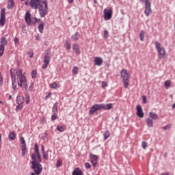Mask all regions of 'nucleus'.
I'll use <instances>...</instances> for the list:
<instances>
[{
  "label": "nucleus",
  "instance_id": "72a5a7b5",
  "mask_svg": "<svg viewBox=\"0 0 175 175\" xmlns=\"http://www.w3.org/2000/svg\"><path fill=\"white\" fill-rule=\"evenodd\" d=\"M12 85L14 92H17V85L16 81H12Z\"/></svg>",
  "mask_w": 175,
  "mask_h": 175
},
{
  "label": "nucleus",
  "instance_id": "e433bc0d",
  "mask_svg": "<svg viewBox=\"0 0 175 175\" xmlns=\"http://www.w3.org/2000/svg\"><path fill=\"white\" fill-rule=\"evenodd\" d=\"M22 150V157H25V154H27V146H21Z\"/></svg>",
  "mask_w": 175,
  "mask_h": 175
},
{
  "label": "nucleus",
  "instance_id": "f03ea898",
  "mask_svg": "<svg viewBox=\"0 0 175 175\" xmlns=\"http://www.w3.org/2000/svg\"><path fill=\"white\" fill-rule=\"evenodd\" d=\"M154 44L158 52L159 59H163V58H165V55H166L165 48L161 47V43H159L158 41H156Z\"/></svg>",
  "mask_w": 175,
  "mask_h": 175
},
{
  "label": "nucleus",
  "instance_id": "20e7f679",
  "mask_svg": "<svg viewBox=\"0 0 175 175\" xmlns=\"http://www.w3.org/2000/svg\"><path fill=\"white\" fill-rule=\"evenodd\" d=\"M31 168L36 172V175H40L42 173V170H43V166L39 162H31Z\"/></svg>",
  "mask_w": 175,
  "mask_h": 175
},
{
  "label": "nucleus",
  "instance_id": "a211bd4d",
  "mask_svg": "<svg viewBox=\"0 0 175 175\" xmlns=\"http://www.w3.org/2000/svg\"><path fill=\"white\" fill-rule=\"evenodd\" d=\"M94 64L97 66H101V65L103 64V59H102V57H96L94 58Z\"/></svg>",
  "mask_w": 175,
  "mask_h": 175
},
{
  "label": "nucleus",
  "instance_id": "c9c22d12",
  "mask_svg": "<svg viewBox=\"0 0 175 175\" xmlns=\"http://www.w3.org/2000/svg\"><path fill=\"white\" fill-rule=\"evenodd\" d=\"M17 77H25V75H23V70L18 69V71H16Z\"/></svg>",
  "mask_w": 175,
  "mask_h": 175
},
{
  "label": "nucleus",
  "instance_id": "0eeeda50",
  "mask_svg": "<svg viewBox=\"0 0 175 175\" xmlns=\"http://www.w3.org/2000/svg\"><path fill=\"white\" fill-rule=\"evenodd\" d=\"M25 21L27 25H35L38 23V21H32V18H31V12H29L25 13Z\"/></svg>",
  "mask_w": 175,
  "mask_h": 175
},
{
  "label": "nucleus",
  "instance_id": "ea45409f",
  "mask_svg": "<svg viewBox=\"0 0 175 175\" xmlns=\"http://www.w3.org/2000/svg\"><path fill=\"white\" fill-rule=\"evenodd\" d=\"M36 75H38L36 70H33L31 72V79H36Z\"/></svg>",
  "mask_w": 175,
  "mask_h": 175
},
{
  "label": "nucleus",
  "instance_id": "4be33fe9",
  "mask_svg": "<svg viewBox=\"0 0 175 175\" xmlns=\"http://www.w3.org/2000/svg\"><path fill=\"white\" fill-rule=\"evenodd\" d=\"M16 103H17V105H23V103H24L23 96H18L16 97Z\"/></svg>",
  "mask_w": 175,
  "mask_h": 175
},
{
  "label": "nucleus",
  "instance_id": "9d476101",
  "mask_svg": "<svg viewBox=\"0 0 175 175\" xmlns=\"http://www.w3.org/2000/svg\"><path fill=\"white\" fill-rule=\"evenodd\" d=\"M43 4L45 5V9H38L39 14L41 18L45 17L46 14H47V12H49V7L47 6V1L43 0Z\"/></svg>",
  "mask_w": 175,
  "mask_h": 175
},
{
  "label": "nucleus",
  "instance_id": "a878e982",
  "mask_svg": "<svg viewBox=\"0 0 175 175\" xmlns=\"http://www.w3.org/2000/svg\"><path fill=\"white\" fill-rule=\"evenodd\" d=\"M44 29V23L41 22L40 24L38 25V30L40 33H43V30Z\"/></svg>",
  "mask_w": 175,
  "mask_h": 175
},
{
  "label": "nucleus",
  "instance_id": "393cba45",
  "mask_svg": "<svg viewBox=\"0 0 175 175\" xmlns=\"http://www.w3.org/2000/svg\"><path fill=\"white\" fill-rule=\"evenodd\" d=\"M96 111H98V108L96 107V105L94 104L90 109V114H94L96 113Z\"/></svg>",
  "mask_w": 175,
  "mask_h": 175
},
{
  "label": "nucleus",
  "instance_id": "4468645a",
  "mask_svg": "<svg viewBox=\"0 0 175 175\" xmlns=\"http://www.w3.org/2000/svg\"><path fill=\"white\" fill-rule=\"evenodd\" d=\"M137 109V116L139 118H143L144 117V112H143V108H142V105H137L136 107Z\"/></svg>",
  "mask_w": 175,
  "mask_h": 175
},
{
  "label": "nucleus",
  "instance_id": "49530a36",
  "mask_svg": "<svg viewBox=\"0 0 175 175\" xmlns=\"http://www.w3.org/2000/svg\"><path fill=\"white\" fill-rule=\"evenodd\" d=\"M62 166V161L60 159L57 160V163H56V167H61Z\"/></svg>",
  "mask_w": 175,
  "mask_h": 175
},
{
  "label": "nucleus",
  "instance_id": "aec40b11",
  "mask_svg": "<svg viewBox=\"0 0 175 175\" xmlns=\"http://www.w3.org/2000/svg\"><path fill=\"white\" fill-rule=\"evenodd\" d=\"M146 125L148 128H153L154 127V120L152 119L148 118L146 119Z\"/></svg>",
  "mask_w": 175,
  "mask_h": 175
},
{
  "label": "nucleus",
  "instance_id": "69168bd1",
  "mask_svg": "<svg viewBox=\"0 0 175 175\" xmlns=\"http://www.w3.org/2000/svg\"><path fill=\"white\" fill-rule=\"evenodd\" d=\"M36 40H40V37H39V35L35 36Z\"/></svg>",
  "mask_w": 175,
  "mask_h": 175
},
{
  "label": "nucleus",
  "instance_id": "7ed1b4c3",
  "mask_svg": "<svg viewBox=\"0 0 175 175\" xmlns=\"http://www.w3.org/2000/svg\"><path fill=\"white\" fill-rule=\"evenodd\" d=\"M121 77L123 79L124 88H128L129 86V74L125 69H122L120 72Z\"/></svg>",
  "mask_w": 175,
  "mask_h": 175
},
{
  "label": "nucleus",
  "instance_id": "5701e85b",
  "mask_svg": "<svg viewBox=\"0 0 175 175\" xmlns=\"http://www.w3.org/2000/svg\"><path fill=\"white\" fill-rule=\"evenodd\" d=\"M58 113V103L56 102L52 108V113L57 114Z\"/></svg>",
  "mask_w": 175,
  "mask_h": 175
},
{
  "label": "nucleus",
  "instance_id": "a18cd8bd",
  "mask_svg": "<svg viewBox=\"0 0 175 175\" xmlns=\"http://www.w3.org/2000/svg\"><path fill=\"white\" fill-rule=\"evenodd\" d=\"M57 129L59 131V132H64V131H65V128H64L62 126H57Z\"/></svg>",
  "mask_w": 175,
  "mask_h": 175
},
{
  "label": "nucleus",
  "instance_id": "c03bdc74",
  "mask_svg": "<svg viewBox=\"0 0 175 175\" xmlns=\"http://www.w3.org/2000/svg\"><path fill=\"white\" fill-rule=\"evenodd\" d=\"M24 107L22 104H18V105L16 106V111L18 112L20 111V110H21V109Z\"/></svg>",
  "mask_w": 175,
  "mask_h": 175
},
{
  "label": "nucleus",
  "instance_id": "58836bf2",
  "mask_svg": "<svg viewBox=\"0 0 175 175\" xmlns=\"http://www.w3.org/2000/svg\"><path fill=\"white\" fill-rule=\"evenodd\" d=\"M25 99H26V105H29V102H30V98L31 96H29V94L27 93L25 94Z\"/></svg>",
  "mask_w": 175,
  "mask_h": 175
},
{
  "label": "nucleus",
  "instance_id": "2f4dec72",
  "mask_svg": "<svg viewBox=\"0 0 175 175\" xmlns=\"http://www.w3.org/2000/svg\"><path fill=\"white\" fill-rule=\"evenodd\" d=\"M96 107H97V111L103 110L105 109V104H96Z\"/></svg>",
  "mask_w": 175,
  "mask_h": 175
},
{
  "label": "nucleus",
  "instance_id": "4c0bfd02",
  "mask_svg": "<svg viewBox=\"0 0 175 175\" xmlns=\"http://www.w3.org/2000/svg\"><path fill=\"white\" fill-rule=\"evenodd\" d=\"M12 70V69L10 70L11 81H16V75H14Z\"/></svg>",
  "mask_w": 175,
  "mask_h": 175
},
{
  "label": "nucleus",
  "instance_id": "e2e57ef3",
  "mask_svg": "<svg viewBox=\"0 0 175 175\" xmlns=\"http://www.w3.org/2000/svg\"><path fill=\"white\" fill-rule=\"evenodd\" d=\"M107 86V83H106V82H102V87L103 88H105V87Z\"/></svg>",
  "mask_w": 175,
  "mask_h": 175
},
{
  "label": "nucleus",
  "instance_id": "8fccbe9b",
  "mask_svg": "<svg viewBox=\"0 0 175 175\" xmlns=\"http://www.w3.org/2000/svg\"><path fill=\"white\" fill-rule=\"evenodd\" d=\"M109 38V31L107 30L104 31V38L107 39Z\"/></svg>",
  "mask_w": 175,
  "mask_h": 175
},
{
  "label": "nucleus",
  "instance_id": "13d9d810",
  "mask_svg": "<svg viewBox=\"0 0 175 175\" xmlns=\"http://www.w3.org/2000/svg\"><path fill=\"white\" fill-rule=\"evenodd\" d=\"M3 84V78L2 77V75L0 73V85Z\"/></svg>",
  "mask_w": 175,
  "mask_h": 175
},
{
  "label": "nucleus",
  "instance_id": "6e6552de",
  "mask_svg": "<svg viewBox=\"0 0 175 175\" xmlns=\"http://www.w3.org/2000/svg\"><path fill=\"white\" fill-rule=\"evenodd\" d=\"M8 44V40L6 38L2 37L1 38V44H0V57L3 55V53L5 52V46Z\"/></svg>",
  "mask_w": 175,
  "mask_h": 175
},
{
  "label": "nucleus",
  "instance_id": "9b49d317",
  "mask_svg": "<svg viewBox=\"0 0 175 175\" xmlns=\"http://www.w3.org/2000/svg\"><path fill=\"white\" fill-rule=\"evenodd\" d=\"M6 24V9L3 8L1 11L0 25L3 27Z\"/></svg>",
  "mask_w": 175,
  "mask_h": 175
},
{
  "label": "nucleus",
  "instance_id": "bb28decb",
  "mask_svg": "<svg viewBox=\"0 0 175 175\" xmlns=\"http://www.w3.org/2000/svg\"><path fill=\"white\" fill-rule=\"evenodd\" d=\"M8 139L9 140H14V139H16V133H14V131H12L9 133Z\"/></svg>",
  "mask_w": 175,
  "mask_h": 175
},
{
  "label": "nucleus",
  "instance_id": "7c9ffc66",
  "mask_svg": "<svg viewBox=\"0 0 175 175\" xmlns=\"http://www.w3.org/2000/svg\"><path fill=\"white\" fill-rule=\"evenodd\" d=\"M104 110H110L113 107V103L104 104Z\"/></svg>",
  "mask_w": 175,
  "mask_h": 175
},
{
  "label": "nucleus",
  "instance_id": "79ce46f5",
  "mask_svg": "<svg viewBox=\"0 0 175 175\" xmlns=\"http://www.w3.org/2000/svg\"><path fill=\"white\" fill-rule=\"evenodd\" d=\"M73 75H77L79 73V68L77 66H74L72 68Z\"/></svg>",
  "mask_w": 175,
  "mask_h": 175
},
{
  "label": "nucleus",
  "instance_id": "2eb2a0df",
  "mask_svg": "<svg viewBox=\"0 0 175 175\" xmlns=\"http://www.w3.org/2000/svg\"><path fill=\"white\" fill-rule=\"evenodd\" d=\"M72 50L77 55H80L81 51H80V46H79V44H73Z\"/></svg>",
  "mask_w": 175,
  "mask_h": 175
},
{
  "label": "nucleus",
  "instance_id": "680f3d73",
  "mask_svg": "<svg viewBox=\"0 0 175 175\" xmlns=\"http://www.w3.org/2000/svg\"><path fill=\"white\" fill-rule=\"evenodd\" d=\"M27 54L29 55V58H33V53L28 52Z\"/></svg>",
  "mask_w": 175,
  "mask_h": 175
},
{
  "label": "nucleus",
  "instance_id": "6e6d98bb",
  "mask_svg": "<svg viewBox=\"0 0 175 175\" xmlns=\"http://www.w3.org/2000/svg\"><path fill=\"white\" fill-rule=\"evenodd\" d=\"M85 167L87 169H91V164H90V163H85Z\"/></svg>",
  "mask_w": 175,
  "mask_h": 175
},
{
  "label": "nucleus",
  "instance_id": "dca6fc26",
  "mask_svg": "<svg viewBox=\"0 0 175 175\" xmlns=\"http://www.w3.org/2000/svg\"><path fill=\"white\" fill-rule=\"evenodd\" d=\"M17 80L18 85L21 88V87H23V84H24L27 79L25 78V77H18Z\"/></svg>",
  "mask_w": 175,
  "mask_h": 175
},
{
  "label": "nucleus",
  "instance_id": "f704fd0d",
  "mask_svg": "<svg viewBox=\"0 0 175 175\" xmlns=\"http://www.w3.org/2000/svg\"><path fill=\"white\" fill-rule=\"evenodd\" d=\"M21 143V147H27V144L25 143V139H24V137H20Z\"/></svg>",
  "mask_w": 175,
  "mask_h": 175
},
{
  "label": "nucleus",
  "instance_id": "de8ad7c7",
  "mask_svg": "<svg viewBox=\"0 0 175 175\" xmlns=\"http://www.w3.org/2000/svg\"><path fill=\"white\" fill-rule=\"evenodd\" d=\"M172 128V124H167L166 126L163 127V131H167Z\"/></svg>",
  "mask_w": 175,
  "mask_h": 175
},
{
  "label": "nucleus",
  "instance_id": "cd10ccee",
  "mask_svg": "<svg viewBox=\"0 0 175 175\" xmlns=\"http://www.w3.org/2000/svg\"><path fill=\"white\" fill-rule=\"evenodd\" d=\"M64 46L66 47V50H70V49H72V44H70L68 40H66Z\"/></svg>",
  "mask_w": 175,
  "mask_h": 175
},
{
  "label": "nucleus",
  "instance_id": "b1692460",
  "mask_svg": "<svg viewBox=\"0 0 175 175\" xmlns=\"http://www.w3.org/2000/svg\"><path fill=\"white\" fill-rule=\"evenodd\" d=\"M14 8V0H9L8 5H7V9H12Z\"/></svg>",
  "mask_w": 175,
  "mask_h": 175
},
{
  "label": "nucleus",
  "instance_id": "bf43d9fd",
  "mask_svg": "<svg viewBox=\"0 0 175 175\" xmlns=\"http://www.w3.org/2000/svg\"><path fill=\"white\" fill-rule=\"evenodd\" d=\"M23 85H24L25 90H27L28 85L27 84V80H25V82H23Z\"/></svg>",
  "mask_w": 175,
  "mask_h": 175
},
{
  "label": "nucleus",
  "instance_id": "ddd939ff",
  "mask_svg": "<svg viewBox=\"0 0 175 175\" xmlns=\"http://www.w3.org/2000/svg\"><path fill=\"white\" fill-rule=\"evenodd\" d=\"M113 17V10L105 8L104 10V19L105 21L110 20Z\"/></svg>",
  "mask_w": 175,
  "mask_h": 175
},
{
  "label": "nucleus",
  "instance_id": "864d4df0",
  "mask_svg": "<svg viewBox=\"0 0 175 175\" xmlns=\"http://www.w3.org/2000/svg\"><path fill=\"white\" fill-rule=\"evenodd\" d=\"M55 120H57V113H53L51 116V121H55Z\"/></svg>",
  "mask_w": 175,
  "mask_h": 175
},
{
  "label": "nucleus",
  "instance_id": "3c124183",
  "mask_svg": "<svg viewBox=\"0 0 175 175\" xmlns=\"http://www.w3.org/2000/svg\"><path fill=\"white\" fill-rule=\"evenodd\" d=\"M37 158L38 159V162H39V163H42V157L40 156V153H37Z\"/></svg>",
  "mask_w": 175,
  "mask_h": 175
},
{
  "label": "nucleus",
  "instance_id": "6ab92c4d",
  "mask_svg": "<svg viewBox=\"0 0 175 175\" xmlns=\"http://www.w3.org/2000/svg\"><path fill=\"white\" fill-rule=\"evenodd\" d=\"M80 33H79V31H77L75 34L72 35L71 39L73 42H77V40H79L80 39Z\"/></svg>",
  "mask_w": 175,
  "mask_h": 175
},
{
  "label": "nucleus",
  "instance_id": "f8f14e48",
  "mask_svg": "<svg viewBox=\"0 0 175 175\" xmlns=\"http://www.w3.org/2000/svg\"><path fill=\"white\" fill-rule=\"evenodd\" d=\"M89 158L94 167H96V165H98V161L99 160V156L90 153Z\"/></svg>",
  "mask_w": 175,
  "mask_h": 175
},
{
  "label": "nucleus",
  "instance_id": "473e14b6",
  "mask_svg": "<svg viewBox=\"0 0 175 175\" xmlns=\"http://www.w3.org/2000/svg\"><path fill=\"white\" fill-rule=\"evenodd\" d=\"M109 137H110V131H109L108 130H107V131L104 133V140H107V139H109Z\"/></svg>",
  "mask_w": 175,
  "mask_h": 175
},
{
  "label": "nucleus",
  "instance_id": "423d86ee",
  "mask_svg": "<svg viewBox=\"0 0 175 175\" xmlns=\"http://www.w3.org/2000/svg\"><path fill=\"white\" fill-rule=\"evenodd\" d=\"M41 150L44 161H49V157L51 161H53V159H54V157L51 156V154H53V152H51V150H48L45 152L44 146H43V145L41 146Z\"/></svg>",
  "mask_w": 175,
  "mask_h": 175
},
{
  "label": "nucleus",
  "instance_id": "f257e3e1",
  "mask_svg": "<svg viewBox=\"0 0 175 175\" xmlns=\"http://www.w3.org/2000/svg\"><path fill=\"white\" fill-rule=\"evenodd\" d=\"M30 6L31 9H46V5L41 0H30Z\"/></svg>",
  "mask_w": 175,
  "mask_h": 175
},
{
  "label": "nucleus",
  "instance_id": "0e129e2a",
  "mask_svg": "<svg viewBox=\"0 0 175 175\" xmlns=\"http://www.w3.org/2000/svg\"><path fill=\"white\" fill-rule=\"evenodd\" d=\"M29 91H32V90H33V85H30V86L29 87Z\"/></svg>",
  "mask_w": 175,
  "mask_h": 175
},
{
  "label": "nucleus",
  "instance_id": "603ef678",
  "mask_svg": "<svg viewBox=\"0 0 175 175\" xmlns=\"http://www.w3.org/2000/svg\"><path fill=\"white\" fill-rule=\"evenodd\" d=\"M142 103L144 105H146V103H147V96H142Z\"/></svg>",
  "mask_w": 175,
  "mask_h": 175
},
{
  "label": "nucleus",
  "instance_id": "37998d69",
  "mask_svg": "<svg viewBox=\"0 0 175 175\" xmlns=\"http://www.w3.org/2000/svg\"><path fill=\"white\" fill-rule=\"evenodd\" d=\"M36 157H37V155H36V154H35V153H33L32 154H31V159H32V161L31 162H38V160H36Z\"/></svg>",
  "mask_w": 175,
  "mask_h": 175
},
{
  "label": "nucleus",
  "instance_id": "052dcab7",
  "mask_svg": "<svg viewBox=\"0 0 175 175\" xmlns=\"http://www.w3.org/2000/svg\"><path fill=\"white\" fill-rule=\"evenodd\" d=\"M14 43L15 44H18V38L17 37L14 38Z\"/></svg>",
  "mask_w": 175,
  "mask_h": 175
},
{
  "label": "nucleus",
  "instance_id": "f3484780",
  "mask_svg": "<svg viewBox=\"0 0 175 175\" xmlns=\"http://www.w3.org/2000/svg\"><path fill=\"white\" fill-rule=\"evenodd\" d=\"M149 118H150V120H152L154 121H157L158 120H159V116H158V114H157L154 112H150Z\"/></svg>",
  "mask_w": 175,
  "mask_h": 175
},
{
  "label": "nucleus",
  "instance_id": "39448f33",
  "mask_svg": "<svg viewBox=\"0 0 175 175\" xmlns=\"http://www.w3.org/2000/svg\"><path fill=\"white\" fill-rule=\"evenodd\" d=\"M50 59H51V51H50V49H47L44 57L42 69H47V66H49V64H50Z\"/></svg>",
  "mask_w": 175,
  "mask_h": 175
},
{
  "label": "nucleus",
  "instance_id": "5fc2aeb1",
  "mask_svg": "<svg viewBox=\"0 0 175 175\" xmlns=\"http://www.w3.org/2000/svg\"><path fill=\"white\" fill-rule=\"evenodd\" d=\"M57 83L54 82L53 83L50 85L51 88H57Z\"/></svg>",
  "mask_w": 175,
  "mask_h": 175
},
{
  "label": "nucleus",
  "instance_id": "c85d7f7f",
  "mask_svg": "<svg viewBox=\"0 0 175 175\" xmlns=\"http://www.w3.org/2000/svg\"><path fill=\"white\" fill-rule=\"evenodd\" d=\"M145 35H146V31H144V30H142L139 33V39L141 42H144Z\"/></svg>",
  "mask_w": 175,
  "mask_h": 175
},
{
  "label": "nucleus",
  "instance_id": "338daca9",
  "mask_svg": "<svg viewBox=\"0 0 175 175\" xmlns=\"http://www.w3.org/2000/svg\"><path fill=\"white\" fill-rule=\"evenodd\" d=\"M25 6H28V5H29V0H27V1L25 2Z\"/></svg>",
  "mask_w": 175,
  "mask_h": 175
},
{
  "label": "nucleus",
  "instance_id": "c756f323",
  "mask_svg": "<svg viewBox=\"0 0 175 175\" xmlns=\"http://www.w3.org/2000/svg\"><path fill=\"white\" fill-rule=\"evenodd\" d=\"M164 87L167 90V88H170L172 87V83L170 82V80L165 81L164 83Z\"/></svg>",
  "mask_w": 175,
  "mask_h": 175
},
{
  "label": "nucleus",
  "instance_id": "1a4fd4ad",
  "mask_svg": "<svg viewBox=\"0 0 175 175\" xmlns=\"http://www.w3.org/2000/svg\"><path fill=\"white\" fill-rule=\"evenodd\" d=\"M145 10L144 13L147 17L152 13V10H151V3L150 2V0H146L145 1Z\"/></svg>",
  "mask_w": 175,
  "mask_h": 175
},
{
  "label": "nucleus",
  "instance_id": "4d7b16f0",
  "mask_svg": "<svg viewBox=\"0 0 175 175\" xmlns=\"http://www.w3.org/2000/svg\"><path fill=\"white\" fill-rule=\"evenodd\" d=\"M49 98H51V92H49V93L45 96V100H47Z\"/></svg>",
  "mask_w": 175,
  "mask_h": 175
},
{
  "label": "nucleus",
  "instance_id": "a19ab883",
  "mask_svg": "<svg viewBox=\"0 0 175 175\" xmlns=\"http://www.w3.org/2000/svg\"><path fill=\"white\" fill-rule=\"evenodd\" d=\"M34 151L36 152V154H40V152H39V146L38 145V144H35L34 145Z\"/></svg>",
  "mask_w": 175,
  "mask_h": 175
},
{
  "label": "nucleus",
  "instance_id": "412c9836",
  "mask_svg": "<svg viewBox=\"0 0 175 175\" xmlns=\"http://www.w3.org/2000/svg\"><path fill=\"white\" fill-rule=\"evenodd\" d=\"M72 175H84V174L83 173V171L80 168L77 167L74 169V170L72 171Z\"/></svg>",
  "mask_w": 175,
  "mask_h": 175
},
{
  "label": "nucleus",
  "instance_id": "774afa93",
  "mask_svg": "<svg viewBox=\"0 0 175 175\" xmlns=\"http://www.w3.org/2000/svg\"><path fill=\"white\" fill-rule=\"evenodd\" d=\"M161 175H170V174H169V172H166V173H163Z\"/></svg>",
  "mask_w": 175,
  "mask_h": 175
},
{
  "label": "nucleus",
  "instance_id": "09e8293b",
  "mask_svg": "<svg viewBox=\"0 0 175 175\" xmlns=\"http://www.w3.org/2000/svg\"><path fill=\"white\" fill-rule=\"evenodd\" d=\"M142 147L144 150H146L147 148V142L143 141L142 143Z\"/></svg>",
  "mask_w": 175,
  "mask_h": 175
}]
</instances>
